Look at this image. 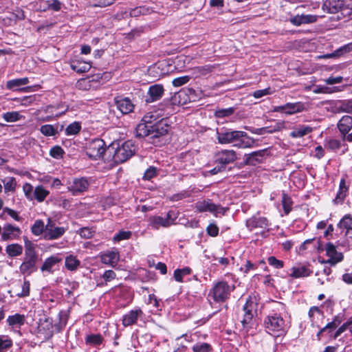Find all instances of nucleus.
<instances>
[{
  "label": "nucleus",
  "mask_w": 352,
  "mask_h": 352,
  "mask_svg": "<svg viewBox=\"0 0 352 352\" xmlns=\"http://www.w3.org/2000/svg\"><path fill=\"white\" fill-rule=\"evenodd\" d=\"M264 325L267 331L275 336L283 334L287 328L285 320L277 314L267 316L264 320Z\"/></svg>",
  "instance_id": "obj_1"
},
{
  "label": "nucleus",
  "mask_w": 352,
  "mask_h": 352,
  "mask_svg": "<svg viewBox=\"0 0 352 352\" xmlns=\"http://www.w3.org/2000/svg\"><path fill=\"white\" fill-rule=\"evenodd\" d=\"M136 148L137 146L132 140H127L116 148L113 145L109 150H114L113 160L116 162L122 163L135 153Z\"/></svg>",
  "instance_id": "obj_2"
},
{
  "label": "nucleus",
  "mask_w": 352,
  "mask_h": 352,
  "mask_svg": "<svg viewBox=\"0 0 352 352\" xmlns=\"http://www.w3.org/2000/svg\"><path fill=\"white\" fill-rule=\"evenodd\" d=\"M233 289L234 287L229 285L227 282L219 281L213 286L209 293V296H211L217 302H224L229 298Z\"/></svg>",
  "instance_id": "obj_3"
},
{
  "label": "nucleus",
  "mask_w": 352,
  "mask_h": 352,
  "mask_svg": "<svg viewBox=\"0 0 352 352\" xmlns=\"http://www.w3.org/2000/svg\"><path fill=\"white\" fill-rule=\"evenodd\" d=\"M106 150L104 142L99 138L89 142L86 148V154L90 159L98 160L102 157Z\"/></svg>",
  "instance_id": "obj_4"
},
{
  "label": "nucleus",
  "mask_w": 352,
  "mask_h": 352,
  "mask_svg": "<svg viewBox=\"0 0 352 352\" xmlns=\"http://www.w3.org/2000/svg\"><path fill=\"white\" fill-rule=\"evenodd\" d=\"M196 209L199 212H210L217 216L218 214H224L226 211L225 208L220 205L214 204L210 199H204L197 201L195 204Z\"/></svg>",
  "instance_id": "obj_5"
},
{
  "label": "nucleus",
  "mask_w": 352,
  "mask_h": 352,
  "mask_svg": "<svg viewBox=\"0 0 352 352\" xmlns=\"http://www.w3.org/2000/svg\"><path fill=\"white\" fill-rule=\"evenodd\" d=\"M64 227L56 226L54 221L48 218L47 224L45 225V232L44 239L46 240H56L61 237L66 232Z\"/></svg>",
  "instance_id": "obj_6"
},
{
  "label": "nucleus",
  "mask_w": 352,
  "mask_h": 352,
  "mask_svg": "<svg viewBox=\"0 0 352 352\" xmlns=\"http://www.w3.org/2000/svg\"><path fill=\"white\" fill-rule=\"evenodd\" d=\"M243 135L241 131H234L228 129H221L217 131L218 142L221 144H233L234 140H237Z\"/></svg>",
  "instance_id": "obj_7"
},
{
  "label": "nucleus",
  "mask_w": 352,
  "mask_h": 352,
  "mask_svg": "<svg viewBox=\"0 0 352 352\" xmlns=\"http://www.w3.org/2000/svg\"><path fill=\"white\" fill-rule=\"evenodd\" d=\"M148 221L149 227L154 230H158L160 227L167 228L174 224L175 218L173 217V212L169 211L165 217L153 216L149 218Z\"/></svg>",
  "instance_id": "obj_8"
},
{
  "label": "nucleus",
  "mask_w": 352,
  "mask_h": 352,
  "mask_svg": "<svg viewBox=\"0 0 352 352\" xmlns=\"http://www.w3.org/2000/svg\"><path fill=\"white\" fill-rule=\"evenodd\" d=\"M89 186V181L85 177H76L67 182V189L73 195L85 192Z\"/></svg>",
  "instance_id": "obj_9"
},
{
  "label": "nucleus",
  "mask_w": 352,
  "mask_h": 352,
  "mask_svg": "<svg viewBox=\"0 0 352 352\" xmlns=\"http://www.w3.org/2000/svg\"><path fill=\"white\" fill-rule=\"evenodd\" d=\"M120 260L119 252L116 249L108 250L100 255V261L105 265L115 267Z\"/></svg>",
  "instance_id": "obj_10"
},
{
  "label": "nucleus",
  "mask_w": 352,
  "mask_h": 352,
  "mask_svg": "<svg viewBox=\"0 0 352 352\" xmlns=\"http://www.w3.org/2000/svg\"><path fill=\"white\" fill-rule=\"evenodd\" d=\"M164 87L162 85L156 84L149 87L146 97V103H151L159 100L164 94Z\"/></svg>",
  "instance_id": "obj_11"
},
{
  "label": "nucleus",
  "mask_w": 352,
  "mask_h": 352,
  "mask_svg": "<svg viewBox=\"0 0 352 352\" xmlns=\"http://www.w3.org/2000/svg\"><path fill=\"white\" fill-rule=\"evenodd\" d=\"M236 159V155L233 150H221L216 154V161L223 165L228 164L234 162Z\"/></svg>",
  "instance_id": "obj_12"
},
{
  "label": "nucleus",
  "mask_w": 352,
  "mask_h": 352,
  "mask_svg": "<svg viewBox=\"0 0 352 352\" xmlns=\"http://www.w3.org/2000/svg\"><path fill=\"white\" fill-rule=\"evenodd\" d=\"M21 234L19 227L14 226L10 223L6 224L3 228L1 239L3 241L12 240L18 238Z\"/></svg>",
  "instance_id": "obj_13"
},
{
  "label": "nucleus",
  "mask_w": 352,
  "mask_h": 352,
  "mask_svg": "<svg viewBox=\"0 0 352 352\" xmlns=\"http://www.w3.org/2000/svg\"><path fill=\"white\" fill-rule=\"evenodd\" d=\"M326 254L329 257L327 263L335 265L343 259L342 253L337 252L336 247L331 243H328L325 248Z\"/></svg>",
  "instance_id": "obj_14"
},
{
  "label": "nucleus",
  "mask_w": 352,
  "mask_h": 352,
  "mask_svg": "<svg viewBox=\"0 0 352 352\" xmlns=\"http://www.w3.org/2000/svg\"><path fill=\"white\" fill-rule=\"evenodd\" d=\"M170 129V126L167 123L161 120L152 126L151 138H157L166 135Z\"/></svg>",
  "instance_id": "obj_15"
},
{
  "label": "nucleus",
  "mask_w": 352,
  "mask_h": 352,
  "mask_svg": "<svg viewBox=\"0 0 352 352\" xmlns=\"http://www.w3.org/2000/svg\"><path fill=\"white\" fill-rule=\"evenodd\" d=\"M318 16L313 14H297L289 19V21L295 26H300L302 24L315 23Z\"/></svg>",
  "instance_id": "obj_16"
},
{
  "label": "nucleus",
  "mask_w": 352,
  "mask_h": 352,
  "mask_svg": "<svg viewBox=\"0 0 352 352\" xmlns=\"http://www.w3.org/2000/svg\"><path fill=\"white\" fill-rule=\"evenodd\" d=\"M241 133L243 135H240L237 140H234L233 145L239 148H252L255 143L254 140L250 137L246 132L241 131Z\"/></svg>",
  "instance_id": "obj_17"
},
{
  "label": "nucleus",
  "mask_w": 352,
  "mask_h": 352,
  "mask_svg": "<svg viewBox=\"0 0 352 352\" xmlns=\"http://www.w3.org/2000/svg\"><path fill=\"white\" fill-rule=\"evenodd\" d=\"M37 258L25 257L20 265L19 270L23 274L30 275L36 270V263Z\"/></svg>",
  "instance_id": "obj_18"
},
{
  "label": "nucleus",
  "mask_w": 352,
  "mask_h": 352,
  "mask_svg": "<svg viewBox=\"0 0 352 352\" xmlns=\"http://www.w3.org/2000/svg\"><path fill=\"white\" fill-rule=\"evenodd\" d=\"M246 226L250 230L254 228H266L268 226V220L263 217H252L246 221Z\"/></svg>",
  "instance_id": "obj_19"
},
{
  "label": "nucleus",
  "mask_w": 352,
  "mask_h": 352,
  "mask_svg": "<svg viewBox=\"0 0 352 352\" xmlns=\"http://www.w3.org/2000/svg\"><path fill=\"white\" fill-rule=\"evenodd\" d=\"M115 102L118 109L123 114H127L133 110L134 104L128 98H116Z\"/></svg>",
  "instance_id": "obj_20"
},
{
  "label": "nucleus",
  "mask_w": 352,
  "mask_h": 352,
  "mask_svg": "<svg viewBox=\"0 0 352 352\" xmlns=\"http://www.w3.org/2000/svg\"><path fill=\"white\" fill-rule=\"evenodd\" d=\"M142 314V311L140 308L131 310L123 316L122 324L124 327L134 324L137 322L138 317Z\"/></svg>",
  "instance_id": "obj_21"
},
{
  "label": "nucleus",
  "mask_w": 352,
  "mask_h": 352,
  "mask_svg": "<svg viewBox=\"0 0 352 352\" xmlns=\"http://www.w3.org/2000/svg\"><path fill=\"white\" fill-rule=\"evenodd\" d=\"M290 276L293 278H305L312 274V270L307 265H298L291 269Z\"/></svg>",
  "instance_id": "obj_22"
},
{
  "label": "nucleus",
  "mask_w": 352,
  "mask_h": 352,
  "mask_svg": "<svg viewBox=\"0 0 352 352\" xmlns=\"http://www.w3.org/2000/svg\"><path fill=\"white\" fill-rule=\"evenodd\" d=\"M60 126V131L63 129V125H59L58 123L56 124H44L40 127V132L47 137L55 136L58 133V128Z\"/></svg>",
  "instance_id": "obj_23"
},
{
  "label": "nucleus",
  "mask_w": 352,
  "mask_h": 352,
  "mask_svg": "<svg viewBox=\"0 0 352 352\" xmlns=\"http://www.w3.org/2000/svg\"><path fill=\"white\" fill-rule=\"evenodd\" d=\"M254 307L255 305L252 300H248L246 301V303L243 306L244 317L242 320L243 324H249L252 320L255 314V311L254 310Z\"/></svg>",
  "instance_id": "obj_24"
},
{
  "label": "nucleus",
  "mask_w": 352,
  "mask_h": 352,
  "mask_svg": "<svg viewBox=\"0 0 352 352\" xmlns=\"http://www.w3.org/2000/svg\"><path fill=\"white\" fill-rule=\"evenodd\" d=\"M338 128L340 132L346 135L352 129V117L349 116H344L338 123Z\"/></svg>",
  "instance_id": "obj_25"
},
{
  "label": "nucleus",
  "mask_w": 352,
  "mask_h": 352,
  "mask_svg": "<svg viewBox=\"0 0 352 352\" xmlns=\"http://www.w3.org/2000/svg\"><path fill=\"white\" fill-rule=\"evenodd\" d=\"M343 6V2L341 0H327L322 6L324 11L329 13L338 12Z\"/></svg>",
  "instance_id": "obj_26"
},
{
  "label": "nucleus",
  "mask_w": 352,
  "mask_h": 352,
  "mask_svg": "<svg viewBox=\"0 0 352 352\" xmlns=\"http://www.w3.org/2000/svg\"><path fill=\"white\" fill-rule=\"evenodd\" d=\"M305 109V104L301 102H288L285 104V113L286 115H292L302 112Z\"/></svg>",
  "instance_id": "obj_27"
},
{
  "label": "nucleus",
  "mask_w": 352,
  "mask_h": 352,
  "mask_svg": "<svg viewBox=\"0 0 352 352\" xmlns=\"http://www.w3.org/2000/svg\"><path fill=\"white\" fill-rule=\"evenodd\" d=\"M312 128L307 125H298L293 129L290 136L294 138H300L312 132Z\"/></svg>",
  "instance_id": "obj_28"
},
{
  "label": "nucleus",
  "mask_w": 352,
  "mask_h": 352,
  "mask_svg": "<svg viewBox=\"0 0 352 352\" xmlns=\"http://www.w3.org/2000/svg\"><path fill=\"white\" fill-rule=\"evenodd\" d=\"M61 261V258L58 256H52L46 258L41 267L42 272H53V267L55 265Z\"/></svg>",
  "instance_id": "obj_29"
},
{
  "label": "nucleus",
  "mask_w": 352,
  "mask_h": 352,
  "mask_svg": "<svg viewBox=\"0 0 352 352\" xmlns=\"http://www.w3.org/2000/svg\"><path fill=\"white\" fill-rule=\"evenodd\" d=\"M152 126L141 121L135 128L136 136L141 138L151 136Z\"/></svg>",
  "instance_id": "obj_30"
},
{
  "label": "nucleus",
  "mask_w": 352,
  "mask_h": 352,
  "mask_svg": "<svg viewBox=\"0 0 352 352\" xmlns=\"http://www.w3.org/2000/svg\"><path fill=\"white\" fill-rule=\"evenodd\" d=\"M340 229H345V235L352 232V216L350 214L344 215L338 223Z\"/></svg>",
  "instance_id": "obj_31"
},
{
  "label": "nucleus",
  "mask_w": 352,
  "mask_h": 352,
  "mask_svg": "<svg viewBox=\"0 0 352 352\" xmlns=\"http://www.w3.org/2000/svg\"><path fill=\"white\" fill-rule=\"evenodd\" d=\"M25 316L19 314H16L13 316H8L7 322L10 326L21 327L25 323Z\"/></svg>",
  "instance_id": "obj_32"
},
{
  "label": "nucleus",
  "mask_w": 352,
  "mask_h": 352,
  "mask_svg": "<svg viewBox=\"0 0 352 352\" xmlns=\"http://www.w3.org/2000/svg\"><path fill=\"white\" fill-rule=\"evenodd\" d=\"M166 63L164 61L159 62L155 65L151 66L148 72L151 74H153L154 77L160 78L165 74L164 67Z\"/></svg>",
  "instance_id": "obj_33"
},
{
  "label": "nucleus",
  "mask_w": 352,
  "mask_h": 352,
  "mask_svg": "<svg viewBox=\"0 0 352 352\" xmlns=\"http://www.w3.org/2000/svg\"><path fill=\"white\" fill-rule=\"evenodd\" d=\"M6 253L10 257H14L19 256L23 252V247L22 245L18 243H13L7 245L6 248Z\"/></svg>",
  "instance_id": "obj_34"
},
{
  "label": "nucleus",
  "mask_w": 352,
  "mask_h": 352,
  "mask_svg": "<svg viewBox=\"0 0 352 352\" xmlns=\"http://www.w3.org/2000/svg\"><path fill=\"white\" fill-rule=\"evenodd\" d=\"M29 82L28 78H22L11 80L7 82L6 87L9 89L16 90L18 87L27 85Z\"/></svg>",
  "instance_id": "obj_35"
},
{
  "label": "nucleus",
  "mask_w": 352,
  "mask_h": 352,
  "mask_svg": "<svg viewBox=\"0 0 352 352\" xmlns=\"http://www.w3.org/2000/svg\"><path fill=\"white\" fill-rule=\"evenodd\" d=\"M80 264V261L73 255H69L65 258V267L70 271L76 270Z\"/></svg>",
  "instance_id": "obj_36"
},
{
  "label": "nucleus",
  "mask_w": 352,
  "mask_h": 352,
  "mask_svg": "<svg viewBox=\"0 0 352 352\" xmlns=\"http://www.w3.org/2000/svg\"><path fill=\"white\" fill-rule=\"evenodd\" d=\"M31 231L35 236H40L43 233L44 234L45 232L44 222L41 219L36 220L31 228Z\"/></svg>",
  "instance_id": "obj_37"
},
{
  "label": "nucleus",
  "mask_w": 352,
  "mask_h": 352,
  "mask_svg": "<svg viewBox=\"0 0 352 352\" xmlns=\"http://www.w3.org/2000/svg\"><path fill=\"white\" fill-rule=\"evenodd\" d=\"M70 66L74 71L79 74L87 72L91 69L90 64L87 63L72 62Z\"/></svg>",
  "instance_id": "obj_38"
},
{
  "label": "nucleus",
  "mask_w": 352,
  "mask_h": 352,
  "mask_svg": "<svg viewBox=\"0 0 352 352\" xmlns=\"http://www.w3.org/2000/svg\"><path fill=\"white\" fill-rule=\"evenodd\" d=\"M342 316L337 315L334 316L333 320L329 322L325 327H323V330L327 331L331 333L333 330L336 329L342 322Z\"/></svg>",
  "instance_id": "obj_39"
},
{
  "label": "nucleus",
  "mask_w": 352,
  "mask_h": 352,
  "mask_svg": "<svg viewBox=\"0 0 352 352\" xmlns=\"http://www.w3.org/2000/svg\"><path fill=\"white\" fill-rule=\"evenodd\" d=\"M49 193V191L42 186H36L34 191V197L38 202L43 201Z\"/></svg>",
  "instance_id": "obj_40"
},
{
  "label": "nucleus",
  "mask_w": 352,
  "mask_h": 352,
  "mask_svg": "<svg viewBox=\"0 0 352 352\" xmlns=\"http://www.w3.org/2000/svg\"><path fill=\"white\" fill-rule=\"evenodd\" d=\"M336 107L340 111L352 113V99L338 101Z\"/></svg>",
  "instance_id": "obj_41"
},
{
  "label": "nucleus",
  "mask_w": 352,
  "mask_h": 352,
  "mask_svg": "<svg viewBox=\"0 0 352 352\" xmlns=\"http://www.w3.org/2000/svg\"><path fill=\"white\" fill-rule=\"evenodd\" d=\"M81 130V124L78 122H74L69 124L65 129V134L67 135H75Z\"/></svg>",
  "instance_id": "obj_42"
},
{
  "label": "nucleus",
  "mask_w": 352,
  "mask_h": 352,
  "mask_svg": "<svg viewBox=\"0 0 352 352\" xmlns=\"http://www.w3.org/2000/svg\"><path fill=\"white\" fill-rule=\"evenodd\" d=\"M24 242H25V257L37 258L35 251H34V244L30 241H29L27 238L24 239Z\"/></svg>",
  "instance_id": "obj_43"
},
{
  "label": "nucleus",
  "mask_w": 352,
  "mask_h": 352,
  "mask_svg": "<svg viewBox=\"0 0 352 352\" xmlns=\"http://www.w3.org/2000/svg\"><path fill=\"white\" fill-rule=\"evenodd\" d=\"M191 273V269L188 267L182 269H177L174 272V278L177 282H183V277Z\"/></svg>",
  "instance_id": "obj_44"
},
{
  "label": "nucleus",
  "mask_w": 352,
  "mask_h": 352,
  "mask_svg": "<svg viewBox=\"0 0 352 352\" xmlns=\"http://www.w3.org/2000/svg\"><path fill=\"white\" fill-rule=\"evenodd\" d=\"M44 3L47 5V8L41 9V11L45 12L47 10H52L58 12L61 9L62 3L58 0L46 1Z\"/></svg>",
  "instance_id": "obj_45"
},
{
  "label": "nucleus",
  "mask_w": 352,
  "mask_h": 352,
  "mask_svg": "<svg viewBox=\"0 0 352 352\" xmlns=\"http://www.w3.org/2000/svg\"><path fill=\"white\" fill-rule=\"evenodd\" d=\"M292 204L293 201L292 199L287 195L283 193L282 197V205L286 215L292 210Z\"/></svg>",
  "instance_id": "obj_46"
},
{
  "label": "nucleus",
  "mask_w": 352,
  "mask_h": 352,
  "mask_svg": "<svg viewBox=\"0 0 352 352\" xmlns=\"http://www.w3.org/2000/svg\"><path fill=\"white\" fill-rule=\"evenodd\" d=\"M4 185V190L6 192H14L16 188V182L13 177H7L3 181Z\"/></svg>",
  "instance_id": "obj_47"
},
{
  "label": "nucleus",
  "mask_w": 352,
  "mask_h": 352,
  "mask_svg": "<svg viewBox=\"0 0 352 352\" xmlns=\"http://www.w3.org/2000/svg\"><path fill=\"white\" fill-rule=\"evenodd\" d=\"M23 116L18 111H10L3 114V118L8 122H13L21 119Z\"/></svg>",
  "instance_id": "obj_48"
},
{
  "label": "nucleus",
  "mask_w": 352,
  "mask_h": 352,
  "mask_svg": "<svg viewBox=\"0 0 352 352\" xmlns=\"http://www.w3.org/2000/svg\"><path fill=\"white\" fill-rule=\"evenodd\" d=\"M192 349L193 352H211L212 346L206 342H198L192 346Z\"/></svg>",
  "instance_id": "obj_49"
},
{
  "label": "nucleus",
  "mask_w": 352,
  "mask_h": 352,
  "mask_svg": "<svg viewBox=\"0 0 352 352\" xmlns=\"http://www.w3.org/2000/svg\"><path fill=\"white\" fill-rule=\"evenodd\" d=\"M30 283L28 280H24L21 285V292L16 294L19 298L27 297L30 295Z\"/></svg>",
  "instance_id": "obj_50"
},
{
  "label": "nucleus",
  "mask_w": 352,
  "mask_h": 352,
  "mask_svg": "<svg viewBox=\"0 0 352 352\" xmlns=\"http://www.w3.org/2000/svg\"><path fill=\"white\" fill-rule=\"evenodd\" d=\"M12 344V340L6 336H0V352H3Z\"/></svg>",
  "instance_id": "obj_51"
},
{
  "label": "nucleus",
  "mask_w": 352,
  "mask_h": 352,
  "mask_svg": "<svg viewBox=\"0 0 352 352\" xmlns=\"http://www.w3.org/2000/svg\"><path fill=\"white\" fill-rule=\"evenodd\" d=\"M132 232L131 231L120 230L113 236V240L119 242L122 240H126L131 238Z\"/></svg>",
  "instance_id": "obj_52"
},
{
  "label": "nucleus",
  "mask_w": 352,
  "mask_h": 352,
  "mask_svg": "<svg viewBox=\"0 0 352 352\" xmlns=\"http://www.w3.org/2000/svg\"><path fill=\"white\" fill-rule=\"evenodd\" d=\"M64 154L63 149L60 146H54L50 151V155L56 159H60Z\"/></svg>",
  "instance_id": "obj_53"
},
{
  "label": "nucleus",
  "mask_w": 352,
  "mask_h": 352,
  "mask_svg": "<svg viewBox=\"0 0 352 352\" xmlns=\"http://www.w3.org/2000/svg\"><path fill=\"white\" fill-rule=\"evenodd\" d=\"M341 146V142L336 139H330L326 141V147L332 151H337Z\"/></svg>",
  "instance_id": "obj_54"
},
{
  "label": "nucleus",
  "mask_w": 352,
  "mask_h": 352,
  "mask_svg": "<svg viewBox=\"0 0 352 352\" xmlns=\"http://www.w3.org/2000/svg\"><path fill=\"white\" fill-rule=\"evenodd\" d=\"M234 112V108L230 107L227 109H221L216 111L215 116L217 118H224L231 116Z\"/></svg>",
  "instance_id": "obj_55"
},
{
  "label": "nucleus",
  "mask_w": 352,
  "mask_h": 352,
  "mask_svg": "<svg viewBox=\"0 0 352 352\" xmlns=\"http://www.w3.org/2000/svg\"><path fill=\"white\" fill-rule=\"evenodd\" d=\"M267 261L271 266L276 269H281L284 267L283 261L277 259L275 256H270Z\"/></svg>",
  "instance_id": "obj_56"
},
{
  "label": "nucleus",
  "mask_w": 352,
  "mask_h": 352,
  "mask_svg": "<svg viewBox=\"0 0 352 352\" xmlns=\"http://www.w3.org/2000/svg\"><path fill=\"white\" fill-rule=\"evenodd\" d=\"M351 49L352 43H350L349 45L343 46L342 47H340V49L336 50L334 54L325 55V57L330 58L334 56H340V54L349 52Z\"/></svg>",
  "instance_id": "obj_57"
},
{
  "label": "nucleus",
  "mask_w": 352,
  "mask_h": 352,
  "mask_svg": "<svg viewBox=\"0 0 352 352\" xmlns=\"http://www.w3.org/2000/svg\"><path fill=\"white\" fill-rule=\"evenodd\" d=\"M190 79L189 76H183L180 77L175 78L173 80V85L174 87H180L185 84H186Z\"/></svg>",
  "instance_id": "obj_58"
},
{
  "label": "nucleus",
  "mask_w": 352,
  "mask_h": 352,
  "mask_svg": "<svg viewBox=\"0 0 352 352\" xmlns=\"http://www.w3.org/2000/svg\"><path fill=\"white\" fill-rule=\"evenodd\" d=\"M76 87L81 90H88L91 87V81L89 79H80L76 82Z\"/></svg>",
  "instance_id": "obj_59"
},
{
  "label": "nucleus",
  "mask_w": 352,
  "mask_h": 352,
  "mask_svg": "<svg viewBox=\"0 0 352 352\" xmlns=\"http://www.w3.org/2000/svg\"><path fill=\"white\" fill-rule=\"evenodd\" d=\"M309 316L313 321L316 316L318 318L322 317L323 312L318 307H312L309 311Z\"/></svg>",
  "instance_id": "obj_60"
},
{
  "label": "nucleus",
  "mask_w": 352,
  "mask_h": 352,
  "mask_svg": "<svg viewBox=\"0 0 352 352\" xmlns=\"http://www.w3.org/2000/svg\"><path fill=\"white\" fill-rule=\"evenodd\" d=\"M3 212L7 213L9 216H10L12 219H14L16 221H22L23 218L20 217L18 212L12 209L9 208H5L3 209Z\"/></svg>",
  "instance_id": "obj_61"
},
{
  "label": "nucleus",
  "mask_w": 352,
  "mask_h": 352,
  "mask_svg": "<svg viewBox=\"0 0 352 352\" xmlns=\"http://www.w3.org/2000/svg\"><path fill=\"white\" fill-rule=\"evenodd\" d=\"M116 0H93L92 5L94 7H106L114 3Z\"/></svg>",
  "instance_id": "obj_62"
},
{
  "label": "nucleus",
  "mask_w": 352,
  "mask_h": 352,
  "mask_svg": "<svg viewBox=\"0 0 352 352\" xmlns=\"http://www.w3.org/2000/svg\"><path fill=\"white\" fill-rule=\"evenodd\" d=\"M156 168L155 167L151 166L145 171L143 176V179L146 180H150L156 175Z\"/></svg>",
  "instance_id": "obj_63"
},
{
  "label": "nucleus",
  "mask_w": 352,
  "mask_h": 352,
  "mask_svg": "<svg viewBox=\"0 0 352 352\" xmlns=\"http://www.w3.org/2000/svg\"><path fill=\"white\" fill-rule=\"evenodd\" d=\"M78 233L81 237L90 239L93 236L94 231L89 228H82L79 230Z\"/></svg>",
  "instance_id": "obj_64"
}]
</instances>
